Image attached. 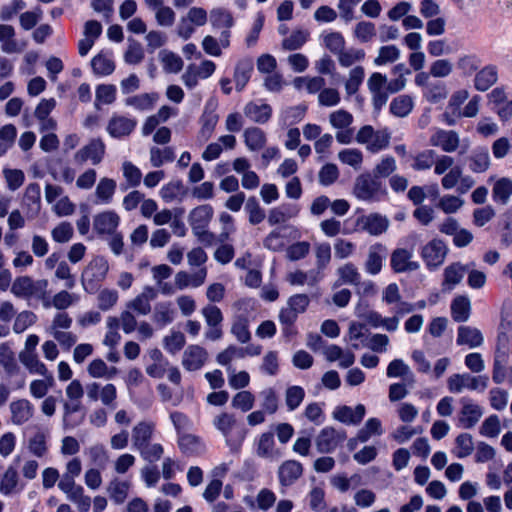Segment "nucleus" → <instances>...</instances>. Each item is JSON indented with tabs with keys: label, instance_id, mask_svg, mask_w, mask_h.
Wrapping results in <instances>:
<instances>
[{
	"label": "nucleus",
	"instance_id": "41",
	"mask_svg": "<svg viewBox=\"0 0 512 512\" xmlns=\"http://www.w3.org/2000/svg\"><path fill=\"white\" fill-rule=\"evenodd\" d=\"M424 100L430 104H439L448 97V88L445 82L433 81L422 94Z\"/></svg>",
	"mask_w": 512,
	"mask_h": 512
},
{
	"label": "nucleus",
	"instance_id": "39",
	"mask_svg": "<svg viewBox=\"0 0 512 512\" xmlns=\"http://www.w3.org/2000/svg\"><path fill=\"white\" fill-rule=\"evenodd\" d=\"M155 429V424L151 421H142L132 429L133 445L136 449L149 443Z\"/></svg>",
	"mask_w": 512,
	"mask_h": 512
},
{
	"label": "nucleus",
	"instance_id": "13",
	"mask_svg": "<svg viewBox=\"0 0 512 512\" xmlns=\"http://www.w3.org/2000/svg\"><path fill=\"white\" fill-rule=\"evenodd\" d=\"M121 222L120 215L114 210H104L93 217V229L100 236H109L117 232Z\"/></svg>",
	"mask_w": 512,
	"mask_h": 512
},
{
	"label": "nucleus",
	"instance_id": "2",
	"mask_svg": "<svg viewBox=\"0 0 512 512\" xmlns=\"http://www.w3.org/2000/svg\"><path fill=\"white\" fill-rule=\"evenodd\" d=\"M48 289V281L45 279H33L30 276H19L15 278L11 286V293L27 301L36 300L41 304L44 301Z\"/></svg>",
	"mask_w": 512,
	"mask_h": 512
},
{
	"label": "nucleus",
	"instance_id": "47",
	"mask_svg": "<svg viewBox=\"0 0 512 512\" xmlns=\"http://www.w3.org/2000/svg\"><path fill=\"white\" fill-rule=\"evenodd\" d=\"M42 376L43 379H35L29 385L30 394L35 399L45 397L55 384L54 377L50 371H47V374Z\"/></svg>",
	"mask_w": 512,
	"mask_h": 512
},
{
	"label": "nucleus",
	"instance_id": "21",
	"mask_svg": "<svg viewBox=\"0 0 512 512\" xmlns=\"http://www.w3.org/2000/svg\"><path fill=\"white\" fill-rule=\"evenodd\" d=\"M0 46L6 54H18L24 51L26 43L16 39V31L13 26L0 24Z\"/></svg>",
	"mask_w": 512,
	"mask_h": 512
},
{
	"label": "nucleus",
	"instance_id": "19",
	"mask_svg": "<svg viewBox=\"0 0 512 512\" xmlns=\"http://www.w3.org/2000/svg\"><path fill=\"white\" fill-rule=\"evenodd\" d=\"M208 360V352L203 347L192 344L183 352L181 364L189 372L200 370Z\"/></svg>",
	"mask_w": 512,
	"mask_h": 512
},
{
	"label": "nucleus",
	"instance_id": "46",
	"mask_svg": "<svg viewBox=\"0 0 512 512\" xmlns=\"http://www.w3.org/2000/svg\"><path fill=\"white\" fill-rule=\"evenodd\" d=\"M244 142L250 151H259L265 146L266 134L258 127H249L244 133Z\"/></svg>",
	"mask_w": 512,
	"mask_h": 512
},
{
	"label": "nucleus",
	"instance_id": "59",
	"mask_svg": "<svg viewBox=\"0 0 512 512\" xmlns=\"http://www.w3.org/2000/svg\"><path fill=\"white\" fill-rule=\"evenodd\" d=\"M338 159L354 170H360L363 163V153L357 148H345L339 151Z\"/></svg>",
	"mask_w": 512,
	"mask_h": 512
},
{
	"label": "nucleus",
	"instance_id": "53",
	"mask_svg": "<svg viewBox=\"0 0 512 512\" xmlns=\"http://www.w3.org/2000/svg\"><path fill=\"white\" fill-rule=\"evenodd\" d=\"M414 107V100L409 95H400L394 98L390 103V112L396 117L408 116Z\"/></svg>",
	"mask_w": 512,
	"mask_h": 512
},
{
	"label": "nucleus",
	"instance_id": "27",
	"mask_svg": "<svg viewBox=\"0 0 512 512\" xmlns=\"http://www.w3.org/2000/svg\"><path fill=\"white\" fill-rule=\"evenodd\" d=\"M79 299L80 297L78 294L70 293L67 290H61L53 297H49L47 292L42 306L45 309L55 308L57 310H65L75 305Z\"/></svg>",
	"mask_w": 512,
	"mask_h": 512
},
{
	"label": "nucleus",
	"instance_id": "56",
	"mask_svg": "<svg viewBox=\"0 0 512 512\" xmlns=\"http://www.w3.org/2000/svg\"><path fill=\"white\" fill-rule=\"evenodd\" d=\"M365 56L366 53L363 49L351 47L349 49L344 48L341 53L337 55V59L340 66L348 68L356 63L362 62Z\"/></svg>",
	"mask_w": 512,
	"mask_h": 512
},
{
	"label": "nucleus",
	"instance_id": "11",
	"mask_svg": "<svg viewBox=\"0 0 512 512\" xmlns=\"http://www.w3.org/2000/svg\"><path fill=\"white\" fill-rule=\"evenodd\" d=\"M346 439L344 431L327 426L323 428L315 438V446L319 453L328 454L334 452Z\"/></svg>",
	"mask_w": 512,
	"mask_h": 512
},
{
	"label": "nucleus",
	"instance_id": "32",
	"mask_svg": "<svg viewBox=\"0 0 512 512\" xmlns=\"http://www.w3.org/2000/svg\"><path fill=\"white\" fill-rule=\"evenodd\" d=\"M484 338L481 331L471 326H460L457 331V344L468 346L470 349L480 347Z\"/></svg>",
	"mask_w": 512,
	"mask_h": 512
},
{
	"label": "nucleus",
	"instance_id": "55",
	"mask_svg": "<svg viewBox=\"0 0 512 512\" xmlns=\"http://www.w3.org/2000/svg\"><path fill=\"white\" fill-rule=\"evenodd\" d=\"M298 214V209L291 205H281L270 210L268 222L270 225L283 223Z\"/></svg>",
	"mask_w": 512,
	"mask_h": 512
},
{
	"label": "nucleus",
	"instance_id": "35",
	"mask_svg": "<svg viewBox=\"0 0 512 512\" xmlns=\"http://www.w3.org/2000/svg\"><path fill=\"white\" fill-rule=\"evenodd\" d=\"M386 375L388 378H402L410 386L415 382L414 374L402 359L392 360L387 366Z\"/></svg>",
	"mask_w": 512,
	"mask_h": 512
},
{
	"label": "nucleus",
	"instance_id": "30",
	"mask_svg": "<svg viewBox=\"0 0 512 512\" xmlns=\"http://www.w3.org/2000/svg\"><path fill=\"white\" fill-rule=\"evenodd\" d=\"M498 80V70L494 65H487L482 69H478L473 83L477 91L485 92L492 87Z\"/></svg>",
	"mask_w": 512,
	"mask_h": 512
},
{
	"label": "nucleus",
	"instance_id": "25",
	"mask_svg": "<svg viewBox=\"0 0 512 512\" xmlns=\"http://www.w3.org/2000/svg\"><path fill=\"white\" fill-rule=\"evenodd\" d=\"M323 279V274L316 269L304 271L296 269L286 274V281L291 286H316Z\"/></svg>",
	"mask_w": 512,
	"mask_h": 512
},
{
	"label": "nucleus",
	"instance_id": "7",
	"mask_svg": "<svg viewBox=\"0 0 512 512\" xmlns=\"http://www.w3.org/2000/svg\"><path fill=\"white\" fill-rule=\"evenodd\" d=\"M486 375L473 376L469 373H455L447 379V388L451 393L459 394L464 390L484 392L488 387Z\"/></svg>",
	"mask_w": 512,
	"mask_h": 512
},
{
	"label": "nucleus",
	"instance_id": "29",
	"mask_svg": "<svg viewBox=\"0 0 512 512\" xmlns=\"http://www.w3.org/2000/svg\"><path fill=\"white\" fill-rule=\"evenodd\" d=\"M244 114L251 121L264 124L272 116V108L269 104L262 101H252L245 105Z\"/></svg>",
	"mask_w": 512,
	"mask_h": 512
},
{
	"label": "nucleus",
	"instance_id": "52",
	"mask_svg": "<svg viewBox=\"0 0 512 512\" xmlns=\"http://www.w3.org/2000/svg\"><path fill=\"white\" fill-rule=\"evenodd\" d=\"M471 311V302L466 296L456 297L451 304L452 318L456 322H465L468 320Z\"/></svg>",
	"mask_w": 512,
	"mask_h": 512
},
{
	"label": "nucleus",
	"instance_id": "49",
	"mask_svg": "<svg viewBox=\"0 0 512 512\" xmlns=\"http://www.w3.org/2000/svg\"><path fill=\"white\" fill-rule=\"evenodd\" d=\"M345 340L351 344L354 349L363 347L367 340V328L359 322H351Z\"/></svg>",
	"mask_w": 512,
	"mask_h": 512
},
{
	"label": "nucleus",
	"instance_id": "43",
	"mask_svg": "<svg viewBox=\"0 0 512 512\" xmlns=\"http://www.w3.org/2000/svg\"><path fill=\"white\" fill-rule=\"evenodd\" d=\"M481 66V59L475 53L461 54L456 61V67L461 75L469 77L476 73Z\"/></svg>",
	"mask_w": 512,
	"mask_h": 512
},
{
	"label": "nucleus",
	"instance_id": "23",
	"mask_svg": "<svg viewBox=\"0 0 512 512\" xmlns=\"http://www.w3.org/2000/svg\"><path fill=\"white\" fill-rule=\"evenodd\" d=\"M24 485L20 482L17 469L13 465L7 466L0 478V494L3 496H12L20 493Z\"/></svg>",
	"mask_w": 512,
	"mask_h": 512
},
{
	"label": "nucleus",
	"instance_id": "40",
	"mask_svg": "<svg viewBox=\"0 0 512 512\" xmlns=\"http://www.w3.org/2000/svg\"><path fill=\"white\" fill-rule=\"evenodd\" d=\"M363 229L370 235L378 236L387 231L389 220L379 214H369L362 220Z\"/></svg>",
	"mask_w": 512,
	"mask_h": 512
},
{
	"label": "nucleus",
	"instance_id": "1",
	"mask_svg": "<svg viewBox=\"0 0 512 512\" xmlns=\"http://www.w3.org/2000/svg\"><path fill=\"white\" fill-rule=\"evenodd\" d=\"M214 427L222 434L226 445L231 450H237L243 443L246 433L237 422L234 414L222 412L214 417Z\"/></svg>",
	"mask_w": 512,
	"mask_h": 512
},
{
	"label": "nucleus",
	"instance_id": "10",
	"mask_svg": "<svg viewBox=\"0 0 512 512\" xmlns=\"http://www.w3.org/2000/svg\"><path fill=\"white\" fill-rule=\"evenodd\" d=\"M447 253L446 243L437 238L426 243L421 249V257L429 270L440 267L444 263Z\"/></svg>",
	"mask_w": 512,
	"mask_h": 512
},
{
	"label": "nucleus",
	"instance_id": "62",
	"mask_svg": "<svg viewBox=\"0 0 512 512\" xmlns=\"http://www.w3.org/2000/svg\"><path fill=\"white\" fill-rule=\"evenodd\" d=\"M429 70L433 78L443 79L452 74L454 64L448 58H438L430 64Z\"/></svg>",
	"mask_w": 512,
	"mask_h": 512
},
{
	"label": "nucleus",
	"instance_id": "64",
	"mask_svg": "<svg viewBox=\"0 0 512 512\" xmlns=\"http://www.w3.org/2000/svg\"><path fill=\"white\" fill-rule=\"evenodd\" d=\"M512 194V180L501 178L497 180L493 187V199L501 204H506Z\"/></svg>",
	"mask_w": 512,
	"mask_h": 512
},
{
	"label": "nucleus",
	"instance_id": "16",
	"mask_svg": "<svg viewBox=\"0 0 512 512\" xmlns=\"http://www.w3.org/2000/svg\"><path fill=\"white\" fill-rule=\"evenodd\" d=\"M483 415V409L470 398L461 399V410L458 416V425L464 429L474 427Z\"/></svg>",
	"mask_w": 512,
	"mask_h": 512
},
{
	"label": "nucleus",
	"instance_id": "48",
	"mask_svg": "<svg viewBox=\"0 0 512 512\" xmlns=\"http://www.w3.org/2000/svg\"><path fill=\"white\" fill-rule=\"evenodd\" d=\"M159 96L157 93H143L128 97L125 104L139 111H147L153 108Z\"/></svg>",
	"mask_w": 512,
	"mask_h": 512
},
{
	"label": "nucleus",
	"instance_id": "33",
	"mask_svg": "<svg viewBox=\"0 0 512 512\" xmlns=\"http://www.w3.org/2000/svg\"><path fill=\"white\" fill-rule=\"evenodd\" d=\"M91 67L95 75L107 76L115 70L113 55L110 51H101L91 60Z\"/></svg>",
	"mask_w": 512,
	"mask_h": 512
},
{
	"label": "nucleus",
	"instance_id": "5",
	"mask_svg": "<svg viewBox=\"0 0 512 512\" xmlns=\"http://www.w3.org/2000/svg\"><path fill=\"white\" fill-rule=\"evenodd\" d=\"M391 134L387 128L375 130L371 125L361 127L354 139L371 153H378L389 146Z\"/></svg>",
	"mask_w": 512,
	"mask_h": 512
},
{
	"label": "nucleus",
	"instance_id": "6",
	"mask_svg": "<svg viewBox=\"0 0 512 512\" xmlns=\"http://www.w3.org/2000/svg\"><path fill=\"white\" fill-rule=\"evenodd\" d=\"M109 271L108 261L101 256L94 257L81 274V284L88 293H95Z\"/></svg>",
	"mask_w": 512,
	"mask_h": 512
},
{
	"label": "nucleus",
	"instance_id": "37",
	"mask_svg": "<svg viewBox=\"0 0 512 512\" xmlns=\"http://www.w3.org/2000/svg\"><path fill=\"white\" fill-rule=\"evenodd\" d=\"M129 489V481L115 477L108 483L106 491L114 503L122 504L128 497Z\"/></svg>",
	"mask_w": 512,
	"mask_h": 512
},
{
	"label": "nucleus",
	"instance_id": "8",
	"mask_svg": "<svg viewBox=\"0 0 512 512\" xmlns=\"http://www.w3.org/2000/svg\"><path fill=\"white\" fill-rule=\"evenodd\" d=\"M329 123L336 130L335 138L340 144H350L354 140L353 115L344 109H337L329 114Z\"/></svg>",
	"mask_w": 512,
	"mask_h": 512
},
{
	"label": "nucleus",
	"instance_id": "26",
	"mask_svg": "<svg viewBox=\"0 0 512 512\" xmlns=\"http://www.w3.org/2000/svg\"><path fill=\"white\" fill-rule=\"evenodd\" d=\"M213 215L214 209L209 204L200 205L192 209L188 216L192 232L208 228Z\"/></svg>",
	"mask_w": 512,
	"mask_h": 512
},
{
	"label": "nucleus",
	"instance_id": "60",
	"mask_svg": "<svg viewBox=\"0 0 512 512\" xmlns=\"http://www.w3.org/2000/svg\"><path fill=\"white\" fill-rule=\"evenodd\" d=\"M321 38L323 45L336 56L345 48V39L340 32L323 33Z\"/></svg>",
	"mask_w": 512,
	"mask_h": 512
},
{
	"label": "nucleus",
	"instance_id": "45",
	"mask_svg": "<svg viewBox=\"0 0 512 512\" xmlns=\"http://www.w3.org/2000/svg\"><path fill=\"white\" fill-rule=\"evenodd\" d=\"M325 79L320 76L314 77H296L293 80V86L297 90H305L309 94L320 93L325 86Z\"/></svg>",
	"mask_w": 512,
	"mask_h": 512
},
{
	"label": "nucleus",
	"instance_id": "12",
	"mask_svg": "<svg viewBox=\"0 0 512 512\" xmlns=\"http://www.w3.org/2000/svg\"><path fill=\"white\" fill-rule=\"evenodd\" d=\"M388 255L387 247L382 243H374L368 247L363 263L364 271L371 276L378 275L386 262Z\"/></svg>",
	"mask_w": 512,
	"mask_h": 512
},
{
	"label": "nucleus",
	"instance_id": "24",
	"mask_svg": "<svg viewBox=\"0 0 512 512\" xmlns=\"http://www.w3.org/2000/svg\"><path fill=\"white\" fill-rule=\"evenodd\" d=\"M365 413L366 409L363 404H358L355 408L343 405L336 407L332 416L335 420L346 425H357L362 421Z\"/></svg>",
	"mask_w": 512,
	"mask_h": 512
},
{
	"label": "nucleus",
	"instance_id": "4",
	"mask_svg": "<svg viewBox=\"0 0 512 512\" xmlns=\"http://www.w3.org/2000/svg\"><path fill=\"white\" fill-rule=\"evenodd\" d=\"M416 241L417 235L412 233L405 239V243L410 244V248L398 247L392 251L390 266L395 273L413 272L419 269L420 264L413 260Z\"/></svg>",
	"mask_w": 512,
	"mask_h": 512
},
{
	"label": "nucleus",
	"instance_id": "18",
	"mask_svg": "<svg viewBox=\"0 0 512 512\" xmlns=\"http://www.w3.org/2000/svg\"><path fill=\"white\" fill-rule=\"evenodd\" d=\"M136 125V119L114 114L107 123L106 131L112 138L123 139L135 130Z\"/></svg>",
	"mask_w": 512,
	"mask_h": 512
},
{
	"label": "nucleus",
	"instance_id": "9",
	"mask_svg": "<svg viewBox=\"0 0 512 512\" xmlns=\"http://www.w3.org/2000/svg\"><path fill=\"white\" fill-rule=\"evenodd\" d=\"M310 303L308 295L299 293L290 296L287 304L279 312V321L282 325L290 329L296 322L298 315L304 313Z\"/></svg>",
	"mask_w": 512,
	"mask_h": 512
},
{
	"label": "nucleus",
	"instance_id": "3",
	"mask_svg": "<svg viewBox=\"0 0 512 512\" xmlns=\"http://www.w3.org/2000/svg\"><path fill=\"white\" fill-rule=\"evenodd\" d=\"M353 193L361 201L378 202L386 196L387 191L379 179L371 173H363L355 179Z\"/></svg>",
	"mask_w": 512,
	"mask_h": 512
},
{
	"label": "nucleus",
	"instance_id": "31",
	"mask_svg": "<svg viewBox=\"0 0 512 512\" xmlns=\"http://www.w3.org/2000/svg\"><path fill=\"white\" fill-rule=\"evenodd\" d=\"M302 465L295 460L285 461L278 469V478L282 486L292 485L302 475Z\"/></svg>",
	"mask_w": 512,
	"mask_h": 512
},
{
	"label": "nucleus",
	"instance_id": "54",
	"mask_svg": "<svg viewBox=\"0 0 512 512\" xmlns=\"http://www.w3.org/2000/svg\"><path fill=\"white\" fill-rule=\"evenodd\" d=\"M149 154L150 163L155 168H159L166 163H171L175 158L174 150L171 147L159 148L153 146L150 148Z\"/></svg>",
	"mask_w": 512,
	"mask_h": 512
},
{
	"label": "nucleus",
	"instance_id": "14",
	"mask_svg": "<svg viewBox=\"0 0 512 512\" xmlns=\"http://www.w3.org/2000/svg\"><path fill=\"white\" fill-rule=\"evenodd\" d=\"M218 121L219 115L216 112L215 107L212 104L207 103L199 119L200 129L196 137L199 145L205 144L212 137Z\"/></svg>",
	"mask_w": 512,
	"mask_h": 512
},
{
	"label": "nucleus",
	"instance_id": "61",
	"mask_svg": "<svg viewBox=\"0 0 512 512\" xmlns=\"http://www.w3.org/2000/svg\"><path fill=\"white\" fill-rule=\"evenodd\" d=\"M364 77L365 71L362 66H355L349 71L348 78L345 81V91L347 96H352L359 90Z\"/></svg>",
	"mask_w": 512,
	"mask_h": 512
},
{
	"label": "nucleus",
	"instance_id": "36",
	"mask_svg": "<svg viewBox=\"0 0 512 512\" xmlns=\"http://www.w3.org/2000/svg\"><path fill=\"white\" fill-rule=\"evenodd\" d=\"M175 319V309L169 301L159 302L154 306L152 320L159 327H165Z\"/></svg>",
	"mask_w": 512,
	"mask_h": 512
},
{
	"label": "nucleus",
	"instance_id": "44",
	"mask_svg": "<svg viewBox=\"0 0 512 512\" xmlns=\"http://www.w3.org/2000/svg\"><path fill=\"white\" fill-rule=\"evenodd\" d=\"M336 274L338 276V280L336 281L335 286H340L342 284L356 285L360 282L361 278L357 267L351 262H347L338 267Z\"/></svg>",
	"mask_w": 512,
	"mask_h": 512
},
{
	"label": "nucleus",
	"instance_id": "15",
	"mask_svg": "<svg viewBox=\"0 0 512 512\" xmlns=\"http://www.w3.org/2000/svg\"><path fill=\"white\" fill-rule=\"evenodd\" d=\"M105 150L106 146L101 139H92L75 153L74 161L79 165L87 161H90L93 165H98L104 158Z\"/></svg>",
	"mask_w": 512,
	"mask_h": 512
},
{
	"label": "nucleus",
	"instance_id": "34",
	"mask_svg": "<svg viewBox=\"0 0 512 512\" xmlns=\"http://www.w3.org/2000/svg\"><path fill=\"white\" fill-rule=\"evenodd\" d=\"M116 181L111 178H101L95 189L96 203L108 205L112 203L116 191Z\"/></svg>",
	"mask_w": 512,
	"mask_h": 512
},
{
	"label": "nucleus",
	"instance_id": "57",
	"mask_svg": "<svg viewBox=\"0 0 512 512\" xmlns=\"http://www.w3.org/2000/svg\"><path fill=\"white\" fill-rule=\"evenodd\" d=\"M383 433L381 421L378 418H369L363 428L356 436V440L361 443L367 442L372 436H380Z\"/></svg>",
	"mask_w": 512,
	"mask_h": 512
},
{
	"label": "nucleus",
	"instance_id": "51",
	"mask_svg": "<svg viewBox=\"0 0 512 512\" xmlns=\"http://www.w3.org/2000/svg\"><path fill=\"white\" fill-rule=\"evenodd\" d=\"M19 360L31 374L46 375L49 371L37 353H19Z\"/></svg>",
	"mask_w": 512,
	"mask_h": 512
},
{
	"label": "nucleus",
	"instance_id": "50",
	"mask_svg": "<svg viewBox=\"0 0 512 512\" xmlns=\"http://www.w3.org/2000/svg\"><path fill=\"white\" fill-rule=\"evenodd\" d=\"M309 39V32L305 29H296L284 37L281 43L282 49L294 51L300 49Z\"/></svg>",
	"mask_w": 512,
	"mask_h": 512
},
{
	"label": "nucleus",
	"instance_id": "22",
	"mask_svg": "<svg viewBox=\"0 0 512 512\" xmlns=\"http://www.w3.org/2000/svg\"><path fill=\"white\" fill-rule=\"evenodd\" d=\"M11 422L20 426L27 423L35 413L34 405L28 399H17L10 403Z\"/></svg>",
	"mask_w": 512,
	"mask_h": 512
},
{
	"label": "nucleus",
	"instance_id": "20",
	"mask_svg": "<svg viewBox=\"0 0 512 512\" xmlns=\"http://www.w3.org/2000/svg\"><path fill=\"white\" fill-rule=\"evenodd\" d=\"M430 145L440 148L446 153H452L457 150L460 144V138L456 131L436 129L430 137Z\"/></svg>",
	"mask_w": 512,
	"mask_h": 512
},
{
	"label": "nucleus",
	"instance_id": "17",
	"mask_svg": "<svg viewBox=\"0 0 512 512\" xmlns=\"http://www.w3.org/2000/svg\"><path fill=\"white\" fill-rule=\"evenodd\" d=\"M157 295L158 291L156 288L146 285L140 294L127 302L126 308L138 315L146 316L151 312V302L157 298Z\"/></svg>",
	"mask_w": 512,
	"mask_h": 512
},
{
	"label": "nucleus",
	"instance_id": "28",
	"mask_svg": "<svg viewBox=\"0 0 512 512\" xmlns=\"http://www.w3.org/2000/svg\"><path fill=\"white\" fill-rule=\"evenodd\" d=\"M466 270H469V265L460 262L448 265L443 272L442 290H453L462 281Z\"/></svg>",
	"mask_w": 512,
	"mask_h": 512
},
{
	"label": "nucleus",
	"instance_id": "42",
	"mask_svg": "<svg viewBox=\"0 0 512 512\" xmlns=\"http://www.w3.org/2000/svg\"><path fill=\"white\" fill-rule=\"evenodd\" d=\"M87 372L92 378L110 380L117 375L118 369L114 366L109 367L104 360L96 358L89 363Z\"/></svg>",
	"mask_w": 512,
	"mask_h": 512
},
{
	"label": "nucleus",
	"instance_id": "58",
	"mask_svg": "<svg viewBox=\"0 0 512 512\" xmlns=\"http://www.w3.org/2000/svg\"><path fill=\"white\" fill-rule=\"evenodd\" d=\"M360 481V476L357 474L348 477L345 473H337L330 477V485L340 493H346L353 484L357 485Z\"/></svg>",
	"mask_w": 512,
	"mask_h": 512
},
{
	"label": "nucleus",
	"instance_id": "38",
	"mask_svg": "<svg viewBox=\"0 0 512 512\" xmlns=\"http://www.w3.org/2000/svg\"><path fill=\"white\" fill-rule=\"evenodd\" d=\"M159 61L165 73L177 74L184 66L182 58L170 50H161L158 54Z\"/></svg>",
	"mask_w": 512,
	"mask_h": 512
},
{
	"label": "nucleus",
	"instance_id": "63",
	"mask_svg": "<svg viewBox=\"0 0 512 512\" xmlns=\"http://www.w3.org/2000/svg\"><path fill=\"white\" fill-rule=\"evenodd\" d=\"M314 253L316 259V270L322 273L331 261V246L328 242L315 243Z\"/></svg>",
	"mask_w": 512,
	"mask_h": 512
}]
</instances>
